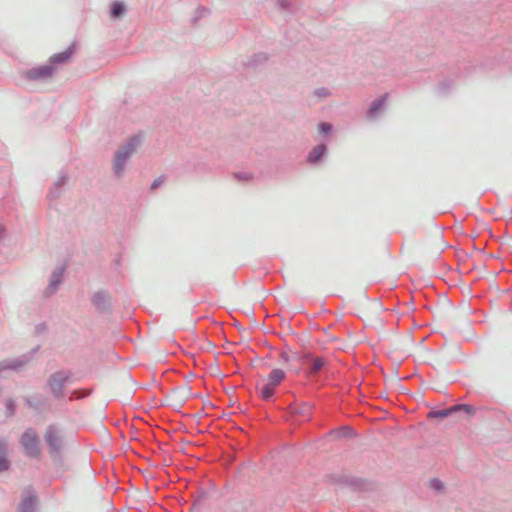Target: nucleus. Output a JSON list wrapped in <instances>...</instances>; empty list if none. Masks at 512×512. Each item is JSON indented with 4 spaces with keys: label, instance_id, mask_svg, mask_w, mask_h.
Masks as SVG:
<instances>
[{
    "label": "nucleus",
    "instance_id": "bb28decb",
    "mask_svg": "<svg viewBox=\"0 0 512 512\" xmlns=\"http://www.w3.org/2000/svg\"><path fill=\"white\" fill-rule=\"evenodd\" d=\"M8 416H13L16 411V404L13 399H8L5 403Z\"/></svg>",
    "mask_w": 512,
    "mask_h": 512
},
{
    "label": "nucleus",
    "instance_id": "f704fd0d",
    "mask_svg": "<svg viewBox=\"0 0 512 512\" xmlns=\"http://www.w3.org/2000/svg\"><path fill=\"white\" fill-rule=\"evenodd\" d=\"M236 178L239 180H248L251 178L250 174L245 172H239L236 174Z\"/></svg>",
    "mask_w": 512,
    "mask_h": 512
},
{
    "label": "nucleus",
    "instance_id": "dca6fc26",
    "mask_svg": "<svg viewBox=\"0 0 512 512\" xmlns=\"http://www.w3.org/2000/svg\"><path fill=\"white\" fill-rule=\"evenodd\" d=\"M11 467V461L8 458V443L4 438H0V473L8 471Z\"/></svg>",
    "mask_w": 512,
    "mask_h": 512
},
{
    "label": "nucleus",
    "instance_id": "4468645a",
    "mask_svg": "<svg viewBox=\"0 0 512 512\" xmlns=\"http://www.w3.org/2000/svg\"><path fill=\"white\" fill-rule=\"evenodd\" d=\"M326 153L327 145L325 143H319L308 152L306 161L310 165H317L321 162Z\"/></svg>",
    "mask_w": 512,
    "mask_h": 512
},
{
    "label": "nucleus",
    "instance_id": "20e7f679",
    "mask_svg": "<svg viewBox=\"0 0 512 512\" xmlns=\"http://www.w3.org/2000/svg\"><path fill=\"white\" fill-rule=\"evenodd\" d=\"M286 378V373L280 368L272 369L267 377L266 383L259 389L260 396L265 401H271L275 395L276 388Z\"/></svg>",
    "mask_w": 512,
    "mask_h": 512
},
{
    "label": "nucleus",
    "instance_id": "2eb2a0df",
    "mask_svg": "<svg viewBox=\"0 0 512 512\" xmlns=\"http://www.w3.org/2000/svg\"><path fill=\"white\" fill-rule=\"evenodd\" d=\"M75 52V43H72L66 50L55 53L49 58V65H52L54 68L58 64H64L69 61L72 55Z\"/></svg>",
    "mask_w": 512,
    "mask_h": 512
},
{
    "label": "nucleus",
    "instance_id": "c756f323",
    "mask_svg": "<svg viewBox=\"0 0 512 512\" xmlns=\"http://www.w3.org/2000/svg\"><path fill=\"white\" fill-rule=\"evenodd\" d=\"M164 181H165V177L164 176H160V177L156 178L152 182V184L150 186V190H152V191L156 190L158 187H160L164 183Z\"/></svg>",
    "mask_w": 512,
    "mask_h": 512
},
{
    "label": "nucleus",
    "instance_id": "cd10ccee",
    "mask_svg": "<svg viewBox=\"0 0 512 512\" xmlns=\"http://www.w3.org/2000/svg\"><path fill=\"white\" fill-rule=\"evenodd\" d=\"M89 395V392H82L81 390H73L70 394L69 400L81 399Z\"/></svg>",
    "mask_w": 512,
    "mask_h": 512
},
{
    "label": "nucleus",
    "instance_id": "ddd939ff",
    "mask_svg": "<svg viewBox=\"0 0 512 512\" xmlns=\"http://www.w3.org/2000/svg\"><path fill=\"white\" fill-rule=\"evenodd\" d=\"M332 480L336 484L351 488L352 490H361L364 486L363 480L345 474L334 475Z\"/></svg>",
    "mask_w": 512,
    "mask_h": 512
},
{
    "label": "nucleus",
    "instance_id": "72a5a7b5",
    "mask_svg": "<svg viewBox=\"0 0 512 512\" xmlns=\"http://www.w3.org/2000/svg\"><path fill=\"white\" fill-rule=\"evenodd\" d=\"M196 12H197L198 16L195 17L194 21H197V19L200 17H204L205 15H207V13L209 11L204 7H199Z\"/></svg>",
    "mask_w": 512,
    "mask_h": 512
},
{
    "label": "nucleus",
    "instance_id": "1a4fd4ad",
    "mask_svg": "<svg viewBox=\"0 0 512 512\" xmlns=\"http://www.w3.org/2000/svg\"><path fill=\"white\" fill-rule=\"evenodd\" d=\"M458 411H463L466 414H473L474 408L469 404H456L449 408L440 409V410H432L428 413V417L443 419V418H446Z\"/></svg>",
    "mask_w": 512,
    "mask_h": 512
},
{
    "label": "nucleus",
    "instance_id": "7c9ffc66",
    "mask_svg": "<svg viewBox=\"0 0 512 512\" xmlns=\"http://www.w3.org/2000/svg\"><path fill=\"white\" fill-rule=\"evenodd\" d=\"M292 5V0H278V6L282 10H289Z\"/></svg>",
    "mask_w": 512,
    "mask_h": 512
},
{
    "label": "nucleus",
    "instance_id": "5701e85b",
    "mask_svg": "<svg viewBox=\"0 0 512 512\" xmlns=\"http://www.w3.org/2000/svg\"><path fill=\"white\" fill-rule=\"evenodd\" d=\"M338 437H352L355 435L354 430L349 426H342L337 430Z\"/></svg>",
    "mask_w": 512,
    "mask_h": 512
},
{
    "label": "nucleus",
    "instance_id": "a211bd4d",
    "mask_svg": "<svg viewBox=\"0 0 512 512\" xmlns=\"http://www.w3.org/2000/svg\"><path fill=\"white\" fill-rule=\"evenodd\" d=\"M305 362L309 365L311 373L319 372L325 364V360L321 357H313L311 354L305 356Z\"/></svg>",
    "mask_w": 512,
    "mask_h": 512
},
{
    "label": "nucleus",
    "instance_id": "423d86ee",
    "mask_svg": "<svg viewBox=\"0 0 512 512\" xmlns=\"http://www.w3.org/2000/svg\"><path fill=\"white\" fill-rule=\"evenodd\" d=\"M39 442V437L36 431L32 428L26 429L20 438V443L26 455L30 458H38L40 456L41 450Z\"/></svg>",
    "mask_w": 512,
    "mask_h": 512
},
{
    "label": "nucleus",
    "instance_id": "39448f33",
    "mask_svg": "<svg viewBox=\"0 0 512 512\" xmlns=\"http://www.w3.org/2000/svg\"><path fill=\"white\" fill-rule=\"evenodd\" d=\"M71 373L63 370L52 373L47 379V387L56 400L64 397V390L70 382Z\"/></svg>",
    "mask_w": 512,
    "mask_h": 512
},
{
    "label": "nucleus",
    "instance_id": "b1692460",
    "mask_svg": "<svg viewBox=\"0 0 512 512\" xmlns=\"http://www.w3.org/2000/svg\"><path fill=\"white\" fill-rule=\"evenodd\" d=\"M63 189L52 186L48 193L50 201L57 200L63 193Z\"/></svg>",
    "mask_w": 512,
    "mask_h": 512
},
{
    "label": "nucleus",
    "instance_id": "9d476101",
    "mask_svg": "<svg viewBox=\"0 0 512 512\" xmlns=\"http://www.w3.org/2000/svg\"><path fill=\"white\" fill-rule=\"evenodd\" d=\"M54 71L55 68L47 63L27 70L25 78L31 81L43 80L50 77Z\"/></svg>",
    "mask_w": 512,
    "mask_h": 512
},
{
    "label": "nucleus",
    "instance_id": "f3484780",
    "mask_svg": "<svg viewBox=\"0 0 512 512\" xmlns=\"http://www.w3.org/2000/svg\"><path fill=\"white\" fill-rule=\"evenodd\" d=\"M25 404L36 411H41L47 404V399L39 394L26 396L24 398Z\"/></svg>",
    "mask_w": 512,
    "mask_h": 512
},
{
    "label": "nucleus",
    "instance_id": "f8f14e48",
    "mask_svg": "<svg viewBox=\"0 0 512 512\" xmlns=\"http://www.w3.org/2000/svg\"><path fill=\"white\" fill-rule=\"evenodd\" d=\"M386 100H387V94L381 95V96L377 97L376 99H374L370 103V105L366 111L367 119L375 120V119L379 118L380 115L385 110Z\"/></svg>",
    "mask_w": 512,
    "mask_h": 512
},
{
    "label": "nucleus",
    "instance_id": "e433bc0d",
    "mask_svg": "<svg viewBox=\"0 0 512 512\" xmlns=\"http://www.w3.org/2000/svg\"><path fill=\"white\" fill-rule=\"evenodd\" d=\"M115 264L116 266H119L121 264V256H118L116 259H115Z\"/></svg>",
    "mask_w": 512,
    "mask_h": 512
},
{
    "label": "nucleus",
    "instance_id": "6e6552de",
    "mask_svg": "<svg viewBox=\"0 0 512 512\" xmlns=\"http://www.w3.org/2000/svg\"><path fill=\"white\" fill-rule=\"evenodd\" d=\"M38 505V496L32 487L25 488L22 500L19 503L18 512H35Z\"/></svg>",
    "mask_w": 512,
    "mask_h": 512
},
{
    "label": "nucleus",
    "instance_id": "4be33fe9",
    "mask_svg": "<svg viewBox=\"0 0 512 512\" xmlns=\"http://www.w3.org/2000/svg\"><path fill=\"white\" fill-rule=\"evenodd\" d=\"M68 179H69L68 173L64 172V171H61L59 173V176H58L57 180L54 182L53 186H55L57 188H61V189L64 190V187H65V185L68 182Z\"/></svg>",
    "mask_w": 512,
    "mask_h": 512
},
{
    "label": "nucleus",
    "instance_id": "6ab92c4d",
    "mask_svg": "<svg viewBox=\"0 0 512 512\" xmlns=\"http://www.w3.org/2000/svg\"><path fill=\"white\" fill-rule=\"evenodd\" d=\"M127 12V7L123 1H114L110 7V17L112 19H120Z\"/></svg>",
    "mask_w": 512,
    "mask_h": 512
},
{
    "label": "nucleus",
    "instance_id": "f257e3e1",
    "mask_svg": "<svg viewBox=\"0 0 512 512\" xmlns=\"http://www.w3.org/2000/svg\"><path fill=\"white\" fill-rule=\"evenodd\" d=\"M140 143V135H133L116 151L112 165L116 176H120L123 173L127 161L134 154Z\"/></svg>",
    "mask_w": 512,
    "mask_h": 512
},
{
    "label": "nucleus",
    "instance_id": "0eeeda50",
    "mask_svg": "<svg viewBox=\"0 0 512 512\" xmlns=\"http://www.w3.org/2000/svg\"><path fill=\"white\" fill-rule=\"evenodd\" d=\"M91 302L99 313L107 314L111 312V296L108 291L99 290L95 292L91 297Z\"/></svg>",
    "mask_w": 512,
    "mask_h": 512
},
{
    "label": "nucleus",
    "instance_id": "f03ea898",
    "mask_svg": "<svg viewBox=\"0 0 512 512\" xmlns=\"http://www.w3.org/2000/svg\"><path fill=\"white\" fill-rule=\"evenodd\" d=\"M44 440L48 446L50 456L53 459L60 457L65 448V440L60 427L56 424L48 425L44 434Z\"/></svg>",
    "mask_w": 512,
    "mask_h": 512
},
{
    "label": "nucleus",
    "instance_id": "473e14b6",
    "mask_svg": "<svg viewBox=\"0 0 512 512\" xmlns=\"http://www.w3.org/2000/svg\"><path fill=\"white\" fill-rule=\"evenodd\" d=\"M511 52L505 53L503 56L500 57V59L497 60L498 65L503 62L504 64H509L511 61Z\"/></svg>",
    "mask_w": 512,
    "mask_h": 512
},
{
    "label": "nucleus",
    "instance_id": "393cba45",
    "mask_svg": "<svg viewBox=\"0 0 512 512\" xmlns=\"http://www.w3.org/2000/svg\"><path fill=\"white\" fill-rule=\"evenodd\" d=\"M318 130H319V133L326 136L329 133H331V131L333 130V126H332V124H330L328 122H321L318 125Z\"/></svg>",
    "mask_w": 512,
    "mask_h": 512
},
{
    "label": "nucleus",
    "instance_id": "c9c22d12",
    "mask_svg": "<svg viewBox=\"0 0 512 512\" xmlns=\"http://www.w3.org/2000/svg\"><path fill=\"white\" fill-rule=\"evenodd\" d=\"M5 234V227L3 225H0V239L4 236Z\"/></svg>",
    "mask_w": 512,
    "mask_h": 512
},
{
    "label": "nucleus",
    "instance_id": "412c9836",
    "mask_svg": "<svg viewBox=\"0 0 512 512\" xmlns=\"http://www.w3.org/2000/svg\"><path fill=\"white\" fill-rule=\"evenodd\" d=\"M453 87V81L450 79H444L437 86V92L440 95H446L450 92Z\"/></svg>",
    "mask_w": 512,
    "mask_h": 512
},
{
    "label": "nucleus",
    "instance_id": "aec40b11",
    "mask_svg": "<svg viewBox=\"0 0 512 512\" xmlns=\"http://www.w3.org/2000/svg\"><path fill=\"white\" fill-rule=\"evenodd\" d=\"M268 60V55L264 52L254 54L245 65L247 67L256 68L258 65L265 63Z\"/></svg>",
    "mask_w": 512,
    "mask_h": 512
},
{
    "label": "nucleus",
    "instance_id": "9b49d317",
    "mask_svg": "<svg viewBox=\"0 0 512 512\" xmlns=\"http://www.w3.org/2000/svg\"><path fill=\"white\" fill-rule=\"evenodd\" d=\"M64 269L65 268L62 266L53 270L49 279V283L43 292L44 297L49 298L58 290L60 284L62 283Z\"/></svg>",
    "mask_w": 512,
    "mask_h": 512
},
{
    "label": "nucleus",
    "instance_id": "2f4dec72",
    "mask_svg": "<svg viewBox=\"0 0 512 512\" xmlns=\"http://www.w3.org/2000/svg\"><path fill=\"white\" fill-rule=\"evenodd\" d=\"M314 94L318 97H327L329 95V90L327 88L321 87L317 88L314 91Z\"/></svg>",
    "mask_w": 512,
    "mask_h": 512
},
{
    "label": "nucleus",
    "instance_id": "a878e982",
    "mask_svg": "<svg viewBox=\"0 0 512 512\" xmlns=\"http://www.w3.org/2000/svg\"><path fill=\"white\" fill-rule=\"evenodd\" d=\"M429 484H430V488L435 491H442L444 489L443 482L438 478L431 479Z\"/></svg>",
    "mask_w": 512,
    "mask_h": 512
},
{
    "label": "nucleus",
    "instance_id": "c85d7f7f",
    "mask_svg": "<svg viewBox=\"0 0 512 512\" xmlns=\"http://www.w3.org/2000/svg\"><path fill=\"white\" fill-rule=\"evenodd\" d=\"M311 408L312 406L310 404L304 403L300 409H295L294 412L302 415H308Z\"/></svg>",
    "mask_w": 512,
    "mask_h": 512
},
{
    "label": "nucleus",
    "instance_id": "7ed1b4c3",
    "mask_svg": "<svg viewBox=\"0 0 512 512\" xmlns=\"http://www.w3.org/2000/svg\"><path fill=\"white\" fill-rule=\"evenodd\" d=\"M39 346H36L35 348L31 349L30 351L15 357V358H7L2 361H0V373L4 371H13V372H20L24 369L25 366H27L34 358L35 354L39 350Z\"/></svg>",
    "mask_w": 512,
    "mask_h": 512
}]
</instances>
